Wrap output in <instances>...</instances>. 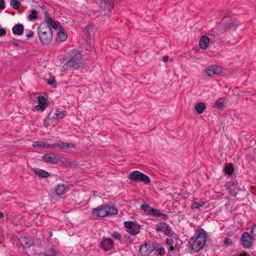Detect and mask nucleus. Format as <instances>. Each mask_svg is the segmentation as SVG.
<instances>
[{"label":"nucleus","mask_w":256,"mask_h":256,"mask_svg":"<svg viewBox=\"0 0 256 256\" xmlns=\"http://www.w3.org/2000/svg\"><path fill=\"white\" fill-rule=\"evenodd\" d=\"M206 232L202 228L196 231L193 236L190 238L188 243L194 252H198L202 250L206 242Z\"/></svg>","instance_id":"1"},{"label":"nucleus","mask_w":256,"mask_h":256,"mask_svg":"<svg viewBox=\"0 0 256 256\" xmlns=\"http://www.w3.org/2000/svg\"><path fill=\"white\" fill-rule=\"evenodd\" d=\"M68 60L66 63L63 65L66 70H76L80 67L82 54L80 51L72 50L68 52Z\"/></svg>","instance_id":"2"},{"label":"nucleus","mask_w":256,"mask_h":256,"mask_svg":"<svg viewBox=\"0 0 256 256\" xmlns=\"http://www.w3.org/2000/svg\"><path fill=\"white\" fill-rule=\"evenodd\" d=\"M38 37L43 45H48L52 40V30L46 24L40 23L37 28Z\"/></svg>","instance_id":"3"},{"label":"nucleus","mask_w":256,"mask_h":256,"mask_svg":"<svg viewBox=\"0 0 256 256\" xmlns=\"http://www.w3.org/2000/svg\"><path fill=\"white\" fill-rule=\"evenodd\" d=\"M67 114L68 112L66 110L56 108H53L50 110L48 116L44 120V126L48 127L53 123L56 124L60 122V120L62 119Z\"/></svg>","instance_id":"4"},{"label":"nucleus","mask_w":256,"mask_h":256,"mask_svg":"<svg viewBox=\"0 0 256 256\" xmlns=\"http://www.w3.org/2000/svg\"><path fill=\"white\" fill-rule=\"evenodd\" d=\"M118 208L114 206L108 204H102L92 209L93 215L99 218H104L116 214H118Z\"/></svg>","instance_id":"5"},{"label":"nucleus","mask_w":256,"mask_h":256,"mask_svg":"<svg viewBox=\"0 0 256 256\" xmlns=\"http://www.w3.org/2000/svg\"><path fill=\"white\" fill-rule=\"evenodd\" d=\"M128 178L132 182H141L145 184H148L150 182V178L148 176L138 170L130 172Z\"/></svg>","instance_id":"6"},{"label":"nucleus","mask_w":256,"mask_h":256,"mask_svg":"<svg viewBox=\"0 0 256 256\" xmlns=\"http://www.w3.org/2000/svg\"><path fill=\"white\" fill-rule=\"evenodd\" d=\"M124 226L126 231L132 236H136L140 233L141 225L136 221H126L124 222Z\"/></svg>","instance_id":"7"},{"label":"nucleus","mask_w":256,"mask_h":256,"mask_svg":"<svg viewBox=\"0 0 256 256\" xmlns=\"http://www.w3.org/2000/svg\"><path fill=\"white\" fill-rule=\"evenodd\" d=\"M156 231L157 232H162L164 234L170 238H173L175 232L172 230L169 224L164 222H161L156 225Z\"/></svg>","instance_id":"8"},{"label":"nucleus","mask_w":256,"mask_h":256,"mask_svg":"<svg viewBox=\"0 0 256 256\" xmlns=\"http://www.w3.org/2000/svg\"><path fill=\"white\" fill-rule=\"evenodd\" d=\"M42 160L48 164H56L60 160V157L54 152L45 154L42 156Z\"/></svg>","instance_id":"9"},{"label":"nucleus","mask_w":256,"mask_h":256,"mask_svg":"<svg viewBox=\"0 0 256 256\" xmlns=\"http://www.w3.org/2000/svg\"><path fill=\"white\" fill-rule=\"evenodd\" d=\"M114 243L110 238L103 237L102 241L100 243V246L105 251H108L114 248Z\"/></svg>","instance_id":"10"},{"label":"nucleus","mask_w":256,"mask_h":256,"mask_svg":"<svg viewBox=\"0 0 256 256\" xmlns=\"http://www.w3.org/2000/svg\"><path fill=\"white\" fill-rule=\"evenodd\" d=\"M114 0H102L101 8H104V14L108 15L111 13L114 6Z\"/></svg>","instance_id":"11"},{"label":"nucleus","mask_w":256,"mask_h":256,"mask_svg":"<svg viewBox=\"0 0 256 256\" xmlns=\"http://www.w3.org/2000/svg\"><path fill=\"white\" fill-rule=\"evenodd\" d=\"M240 242L241 244L244 248H248L252 246L253 240L249 233L244 232L241 236Z\"/></svg>","instance_id":"12"},{"label":"nucleus","mask_w":256,"mask_h":256,"mask_svg":"<svg viewBox=\"0 0 256 256\" xmlns=\"http://www.w3.org/2000/svg\"><path fill=\"white\" fill-rule=\"evenodd\" d=\"M154 250V248L150 244L145 243L140 246L139 253L141 256H148Z\"/></svg>","instance_id":"13"},{"label":"nucleus","mask_w":256,"mask_h":256,"mask_svg":"<svg viewBox=\"0 0 256 256\" xmlns=\"http://www.w3.org/2000/svg\"><path fill=\"white\" fill-rule=\"evenodd\" d=\"M52 148L64 150L66 148H76V145L72 143H68L59 141L58 142L52 144Z\"/></svg>","instance_id":"14"},{"label":"nucleus","mask_w":256,"mask_h":256,"mask_svg":"<svg viewBox=\"0 0 256 256\" xmlns=\"http://www.w3.org/2000/svg\"><path fill=\"white\" fill-rule=\"evenodd\" d=\"M222 68L220 66L212 65L206 68V72L209 76H211L214 74H220L222 72Z\"/></svg>","instance_id":"15"},{"label":"nucleus","mask_w":256,"mask_h":256,"mask_svg":"<svg viewBox=\"0 0 256 256\" xmlns=\"http://www.w3.org/2000/svg\"><path fill=\"white\" fill-rule=\"evenodd\" d=\"M44 15L45 22H42V23L46 24L48 26L51 28H52L54 29H56L58 28L57 23L49 16L48 12V11L44 12Z\"/></svg>","instance_id":"16"},{"label":"nucleus","mask_w":256,"mask_h":256,"mask_svg":"<svg viewBox=\"0 0 256 256\" xmlns=\"http://www.w3.org/2000/svg\"><path fill=\"white\" fill-rule=\"evenodd\" d=\"M21 246L24 248H29L33 244V242L31 238L28 237H22L20 240Z\"/></svg>","instance_id":"17"},{"label":"nucleus","mask_w":256,"mask_h":256,"mask_svg":"<svg viewBox=\"0 0 256 256\" xmlns=\"http://www.w3.org/2000/svg\"><path fill=\"white\" fill-rule=\"evenodd\" d=\"M68 186L64 184H58L56 186L55 188V192L57 195L63 194L66 192Z\"/></svg>","instance_id":"18"},{"label":"nucleus","mask_w":256,"mask_h":256,"mask_svg":"<svg viewBox=\"0 0 256 256\" xmlns=\"http://www.w3.org/2000/svg\"><path fill=\"white\" fill-rule=\"evenodd\" d=\"M210 38L206 36H202L199 41V46L202 50H206L208 46Z\"/></svg>","instance_id":"19"},{"label":"nucleus","mask_w":256,"mask_h":256,"mask_svg":"<svg viewBox=\"0 0 256 256\" xmlns=\"http://www.w3.org/2000/svg\"><path fill=\"white\" fill-rule=\"evenodd\" d=\"M24 27L22 24H16L12 28V31L14 35L21 36L23 34Z\"/></svg>","instance_id":"20"},{"label":"nucleus","mask_w":256,"mask_h":256,"mask_svg":"<svg viewBox=\"0 0 256 256\" xmlns=\"http://www.w3.org/2000/svg\"><path fill=\"white\" fill-rule=\"evenodd\" d=\"M224 30H235L237 27V26L234 22L232 19H228V20L225 21V23L224 24Z\"/></svg>","instance_id":"21"},{"label":"nucleus","mask_w":256,"mask_h":256,"mask_svg":"<svg viewBox=\"0 0 256 256\" xmlns=\"http://www.w3.org/2000/svg\"><path fill=\"white\" fill-rule=\"evenodd\" d=\"M32 170L36 174L42 178H46L50 176V174L48 172L39 168H33Z\"/></svg>","instance_id":"22"},{"label":"nucleus","mask_w":256,"mask_h":256,"mask_svg":"<svg viewBox=\"0 0 256 256\" xmlns=\"http://www.w3.org/2000/svg\"><path fill=\"white\" fill-rule=\"evenodd\" d=\"M223 171L226 174L230 176L234 172V166L232 164H226L224 166Z\"/></svg>","instance_id":"23"},{"label":"nucleus","mask_w":256,"mask_h":256,"mask_svg":"<svg viewBox=\"0 0 256 256\" xmlns=\"http://www.w3.org/2000/svg\"><path fill=\"white\" fill-rule=\"evenodd\" d=\"M196 110L198 114H201L206 108V104L203 102H200L195 105Z\"/></svg>","instance_id":"24"},{"label":"nucleus","mask_w":256,"mask_h":256,"mask_svg":"<svg viewBox=\"0 0 256 256\" xmlns=\"http://www.w3.org/2000/svg\"><path fill=\"white\" fill-rule=\"evenodd\" d=\"M67 38V34L64 32L60 30L57 34L56 41L58 42H62L65 41Z\"/></svg>","instance_id":"25"},{"label":"nucleus","mask_w":256,"mask_h":256,"mask_svg":"<svg viewBox=\"0 0 256 256\" xmlns=\"http://www.w3.org/2000/svg\"><path fill=\"white\" fill-rule=\"evenodd\" d=\"M30 14L27 18L30 21H34L38 18V12L36 10H32L29 11Z\"/></svg>","instance_id":"26"},{"label":"nucleus","mask_w":256,"mask_h":256,"mask_svg":"<svg viewBox=\"0 0 256 256\" xmlns=\"http://www.w3.org/2000/svg\"><path fill=\"white\" fill-rule=\"evenodd\" d=\"M148 212V215L150 216L160 217L162 216V215H164V214L162 212L158 210L156 208H154L152 207L151 208H150V211Z\"/></svg>","instance_id":"27"},{"label":"nucleus","mask_w":256,"mask_h":256,"mask_svg":"<svg viewBox=\"0 0 256 256\" xmlns=\"http://www.w3.org/2000/svg\"><path fill=\"white\" fill-rule=\"evenodd\" d=\"M140 210H142L144 213L148 215V211H150V208H152L148 204L144 202L140 206Z\"/></svg>","instance_id":"28"},{"label":"nucleus","mask_w":256,"mask_h":256,"mask_svg":"<svg viewBox=\"0 0 256 256\" xmlns=\"http://www.w3.org/2000/svg\"><path fill=\"white\" fill-rule=\"evenodd\" d=\"M10 4L14 10H17L21 5L20 2L19 0H11Z\"/></svg>","instance_id":"29"},{"label":"nucleus","mask_w":256,"mask_h":256,"mask_svg":"<svg viewBox=\"0 0 256 256\" xmlns=\"http://www.w3.org/2000/svg\"><path fill=\"white\" fill-rule=\"evenodd\" d=\"M226 188H238V183L234 181L227 182L226 184Z\"/></svg>","instance_id":"30"},{"label":"nucleus","mask_w":256,"mask_h":256,"mask_svg":"<svg viewBox=\"0 0 256 256\" xmlns=\"http://www.w3.org/2000/svg\"><path fill=\"white\" fill-rule=\"evenodd\" d=\"M112 238L116 240H118L120 242L122 241V236L121 234L118 232H114L111 234Z\"/></svg>","instance_id":"31"},{"label":"nucleus","mask_w":256,"mask_h":256,"mask_svg":"<svg viewBox=\"0 0 256 256\" xmlns=\"http://www.w3.org/2000/svg\"><path fill=\"white\" fill-rule=\"evenodd\" d=\"M38 104L46 106V99L43 96H38L37 98Z\"/></svg>","instance_id":"32"},{"label":"nucleus","mask_w":256,"mask_h":256,"mask_svg":"<svg viewBox=\"0 0 256 256\" xmlns=\"http://www.w3.org/2000/svg\"><path fill=\"white\" fill-rule=\"evenodd\" d=\"M224 243L226 246H232L233 242L230 238L228 237H226L224 240Z\"/></svg>","instance_id":"33"},{"label":"nucleus","mask_w":256,"mask_h":256,"mask_svg":"<svg viewBox=\"0 0 256 256\" xmlns=\"http://www.w3.org/2000/svg\"><path fill=\"white\" fill-rule=\"evenodd\" d=\"M215 106L218 109H221L224 106V102L223 100H218L215 103Z\"/></svg>","instance_id":"34"},{"label":"nucleus","mask_w":256,"mask_h":256,"mask_svg":"<svg viewBox=\"0 0 256 256\" xmlns=\"http://www.w3.org/2000/svg\"><path fill=\"white\" fill-rule=\"evenodd\" d=\"M232 256H250V255L246 252L242 251V252H237L233 254Z\"/></svg>","instance_id":"35"},{"label":"nucleus","mask_w":256,"mask_h":256,"mask_svg":"<svg viewBox=\"0 0 256 256\" xmlns=\"http://www.w3.org/2000/svg\"><path fill=\"white\" fill-rule=\"evenodd\" d=\"M46 108V106L45 105H41L40 104H38L35 106V109L37 110L44 111Z\"/></svg>","instance_id":"36"},{"label":"nucleus","mask_w":256,"mask_h":256,"mask_svg":"<svg viewBox=\"0 0 256 256\" xmlns=\"http://www.w3.org/2000/svg\"><path fill=\"white\" fill-rule=\"evenodd\" d=\"M47 84L49 86H52L56 82V79L54 77H50L47 80Z\"/></svg>","instance_id":"37"},{"label":"nucleus","mask_w":256,"mask_h":256,"mask_svg":"<svg viewBox=\"0 0 256 256\" xmlns=\"http://www.w3.org/2000/svg\"><path fill=\"white\" fill-rule=\"evenodd\" d=\"M42 142H34L32 144V146L36 148H42Z\"/></svg>","instance_id":"38"},{"label":"nucleus","mask_w":256,"mask_h":256,"mask_svg":"<svg viewBox=\"0 0 256 256\" xmlns=\"http://www.w3.org/2000/svg\"><path fill=\"white\" fill-rule=\"evenodd\" d=\"M202 204L196 202H194L193 204L192 205L191 208L192 209H198L200 206H202Z\"/></svg>","instance_id":"39"},{"label":"nucleus","mask_w":256,"mask_h":256,"mask_svg":"<svg viewBox=\"0 0 256 256\" xmlns=\"http://www.w3.org/2000/svg\"><path fill=\"white\" fill-rule=\"evenodd\" d=\"M158 254L163 256L166 254L165 249L164 247L161 246L158 249Z\"/></svg>","instance_id":"40"},{"label":"nucleus","mask_w":256,"mask_h":256,"mask_svg":"<svg viewBox=\"0 0 256 256\" xmlns=\"http://www.w3.org/2000/svg\"><path fill=\"white\" fill-rule=\"evenodd\" d=\"M228 190L229 194L232 196H236L237 194V192L236 190V188H226Z\"/></svg>","instance_id":"41"},{"label":"nucleus","mask_w":256,"mask_h":256,"mask_svg":"<svg viewBox=\"0 0 256 256\" xmlns=\"http://www.w3.org/2000/svg\"><path fill=\"white\" fill-rule=\"evenodd\" d=\"M251 234L252 238H256V224L252 228Z\"/></svg>","instance_id":"42"},{"label":"nucleus","mask_w":256,"mask_h":256,"mask_svg":"<svg viewBox=\"0 0 256 256\" xmlns=\"http://www.w3.org/2000/svg\"><path fill=\"white\" fill-rule=\"evenodd\" d=\"M174 243V240L172 238H168L166 240V244L168 246H172Z\"/></svg>","instance_id":"43"},{"label":"nucleus","mask_w":256,"mask_h":256,"mask_svg":"<svg viewBox=\"0 0 256 256\" xmlns=\"http://www.w3.org/2000/svg\"><path fill=\"white\" fill-rule=\"evenodd\" d=\"M42 148H52V144H50L47 142H42Z\"/></svg>","instance_id":"44"},{"label":"nucleus","mask_w":256,"mask_h":256,"mask_svg":"<svg viewBox=\"0 0 256 256\" xmlns=\"http://www.w3.org/2000/svg\"><path fill=\"white\" fill-rule=\"evenodd\" d=\"M20 40H16V39H13L11 42L12 44L14 46H20Z\"/></svg>","instance_id":"45"},{"label":"nucleus","mask_w":256,"mask_h":256,"mask_svg":"<svg viewBox=\"0 0 256 256\" xmlns=\"http://www.w3.org/2000/svg\"><path fill=\"white\" fill-rule=\"evenodd\" d=\"M5 1L4 0H0V9L3 10L5 8Z\"/></svg>","instance_id":"46"},{"label":"nucleus","mask_w":256,"mask_h":256,"mask_svg":"<svg viewBox=\"0 0 256 256\" xmlns=\"http://www.w3.org/2000/svg\"><path fill=\"white\" fill-rule=\"evenodd\" d=\"M6 31L4 28H0V37L5 36L6 35Z\"/></svg>","instance_id":"47"},{"label":"nucleus","mask_w":256,"mask_h":256,"mask_svg":"<svg viewBox=\"0 0 256 256\" xmlns=\"http://www.w3.org/2000/svg\"><path fill=\"white\" fill-rule=\"evenodd\" d=\"M34 32L32 30H30L28 33L26 35V37L28 38H30L33 36Z\"/></svg>","instance_id":"48"},{"label":"nucleus","mask_w":256,"mask_h":256,"mask_svg":"<svg viewBox=\"0 0 256 256\" xmlns=\"http://www.w3.org/2000/svg\"><path fill=\"white\" fill-rule=\"evenodd\" d=\"M169 56H165L162 58V60L164 62H167L169 60Z\"/></svg>","instance_id":"49"},{"label":"nucleus","mask_w":256,"mask_h":256,"mask_svg":"<svg viewBox=\"0 0 256 256\" xmlns=\"http://www.w3.org/2000/svg\"><path fill=\"white\" fill-rule=\"evenodd\" d=\"M94 28V26L92 24H88L84 28L85 30L88 29V30H92Z\"/></svg>","instance_id":"50"},{"label":"nucleus","mask_w":256,"mask_h":256,"mask_svg":"<svg viewBox=\"0 0 256 256\" xmlns=\"http://www.w3.org/2000/svg\"><path fill=\"white\" fill-rule=\"evenodd\" d=\"M176 247V246H174L172 245L170 246V250L171 251H173L175 250Z\"/></svg>","instance_id":"51"},{"label":"nucleus","mask_w":256,"mask_h":256,"mask_svg":"<svg viewBox=\"0 0 256 256\" xmlns=\"http://www.w3.org/2000/svg\"><path fill=\"white\" fill-rule=\"evenodd\" d=\"M163 216L162 219L164 220H166V219L168 218V216L167 214H164V215H162Z\"/></svg>","instance_id":"52"},{"label":"nucleus","mask_w":256,"mask_h":256,"mask_svg":"<svg viewBox=\"0 0 256 256\" xmlns=\"http://www.w3.org/2000/svg\"><path fill=\"white\" fill-rule=\"evenodd\" d=\"M89 30H88V29H87V30H85V29H84V33H85L86 34H87L88 36V35H89V32H89Z\"/></svg>","instance_id":"53"},{"label":"nucleus","mask_w":256,"mask_h":256,"mask_svg":"<svg viewBox=\"0 0 256 256\" xmlns=\"http://www.w3.org/2000/svg\"><path fill=\"white\" fill-rule=\"evenodd\" d=\"M4 216V214L0 212V220Z\"/></svg>","instance_id":"54"},{"label":"nucleus","mask_w":256,"mask_h":256,"mask_svg":"<svg viewBox=\"0 0 256 256\" xmlns=\"http://www.w3.org/2000/svg\"><path fill=\"white\" fill-rule=\"evenodd\" d=\"M46 8V6L44 5H42V8Z\"/></svg>","instance_id":"55"},{"label":"nucleus","mask_w":256,"mask_h":256,"mask_svg":"<svg viewBox=\"0 0 256 256\" xmlns=\"http://www.w3.org/2000/svg\"><path fill=\"white\" fill-rule=\"evenodd\" d=\"M69 164H70V166H72V162H69Z\"/></svg>","instance_id":"56"},{"label":"nucleus","mask_w":256,"mask_h":256,"mask_svg":"<svg viewBox=\"0 0 256 256\" xmlns=\"http://www.w3.org/2000/svg\"><path fill=\"white\" fill-rule=\"evenodd\" d=\"M50 236H52V232H50Z\"/></svg>","instance_id":"57"},{"label":"nucleus","mask_w":256,"mask_h":256,"mask_svg":"<svg viewBox=\"0 0 256 256\" xmlns=\"http://www.w3.org/2000/svg\"><path fill=\"white\" fill-rule=\"evenodd\" d=\"M44 256H49L48 254H44Z\"/></svg>","instance_id":"58"}]
</instances>
